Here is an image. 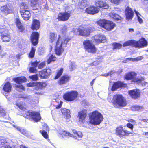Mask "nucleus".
Masks as SVG:
<instances>
[{
    "mask_svg": "<svg viewBox=\"0 0 148 148\" xmlns=\"http://www.w3.org/2000/svg\"><path fill=\"white\" fill-rule=\"evenodd\" d=\"M29 77L34 81H36L38 79V76L37 75L29 76Z\"/></svg>",
    "mask_w": 148,
    "mask_h": 148,
    "instance_id": "obj_50",
    "label": "nucleus"
},
{
    "mask_svg": "<svg viewBox=\"0 0 148 148\" xmlns=\"http://www.w3.org/2000/svg\"><path fill=\"white\" fill-rule=\"evenodd\" d=\"M39 63V62L36 61L32 63V66L33 67L36 68Z\"/></svg>",
    "mask_w": 148,
    "mask_h": 148,
    "instance_id": "obj_53",
    "label": "nucleus"
},
{
    "mask_svg": "<svg viewBox=\"0 0 148 148\" xmlns=\"http://www.w3.org/2000/svg\"><path fill=\"white\" fill-rule=\"evenodd\" d=\"M97 65V63L96 62H94L92 63H91L90 64V66H96Z\"/></svg>",
    "mask_w": 148,
    "mask_h": 148,
    "instance_id": "obj_63",
    "label": "nucleus"
},
{
    "mask_svg": "<svg viewBox=\"0 0 148 148\" xmlns=\"http://www.w3.org/2000/svg\"><path fill=\"white\" fill-rule=\"evenodd\" d=\"M99 8L94 6H92L87 8L86 12L88 14H94L98 13L99 11Z\"/></svg>",
    "mask_w": 148,
    "mask_h": 148,
    "instance_id": "obj_18",
    "label": "nucleus"
},
{
    "mask_svg": "<svg viewBox=\"0 0 148 148\" xmlns=\"http://www.w3.org/2000/svg\"><path fill=\"white\" fill-rule=\"evenodd\" d=\"M39 38V34L37 32L32 33L31 37V41L34 45H36L38 43Z\"/></svg>",
    "mask_w": 148,
    "mask_h": 148,
    "instance_id": "obj_22",
    "label": "nucleus"
},
{
    "mask_svg": "<svg viewBox=\"0 0 148 148\" xmlns=\"http://www.w3.org/2000/svg\"><path fill=\"white\" fill-rule=\"evenodd\" d=\"M36 51L35 49L33 47H32L31 50L29 55V57L31 58H32L34 56Z\"/></svg>",
    "mask_w": 148,
    "mask_h": 148,
    "instance_id": "obj_36",
    "label": "nucleus"
},
{
    "mask_svg": "<svg viewBox=\"0 0 148 148\" xmlns=\"http://www.w3.org/2000/svg\"><path fill=\"white\" fill-rule=\"evenodd\" d=\"M135 12L136 14V15L137 16V17H138V16H140V15L139 14L138 12L136 11V10H135Z\"/></svg>",
    "mask_w": 148,
    "mask_h": 148,
    "instance_id": "obj_64",
    "label": "nucleus"
},
{
    "mask_svg": "<svg viewBox=\"0 0 148 148\" xmlns=\"http://www.w3.org/2000/svg\"><path fill=\"white\" fill-rule=\"evenodd\" d=\"M97 23L99 25L108 30H112L115 26L114 23L108 20H100Z\"/></svg>",
    "mask_w": 148,
    "mask_h": 148,
    "instance_id": "obj_4",
    "label": "nucleus"
},
{
    "mask_svg": "<svg viewBox=\"0 0 148 148\" xmlns=\"http://www.w3.org/2000/svg\"><path fill=\"white\" fill-rule=\"evenodd\" d=\"M109 16L112 18L114 19L119 20L120 19L121 17L118 14L114 12H111L109 13Z\"/></svg>",
    "mask_w": 148,
    "mask_h": 148,
    "instance_id": "obj_35",
    "label": "nucleus"
},
{
    "mask_svg": "<svg viewBox=\"0 0 148 148\" xmlns=\"http://www.w3.org/2000/svg\"><path fill=\"white\" fill-rule=\"evenodd\" d=\"M50 41L51 42L55 41L58 38L55 47L56 53L58 55H61L63 52L64 47H66L68 42L70 40L68 38L63 37L62 38L59 35L53 33H51L49 35Z\"/></svg>",
    "mask_w": 148,
    "mask_h": 148,
    "instance_id": "obj_1",
    "label": "nucleus"
},
{
    "mask_svg": "<svg viewBox=\"0 0 148 148\" xmlns=\"http://www.w3.org/2000/svg\"><path fill=\"white\" fill-rule=\"evenodd\" d=\"M8 29H7L5 26H2L0 28V33L1 34H3L7 35V34H8Z\"/></svg>",
    "mask_w": 148,
    "mask_h": 148,
    "instance_id": "obj_34",
    "label": "nucleus"
},
{
    "mask_svg": "<svg viewBox=\"0 0 148 148\" xmlns=\"http://www.w3.org/2000/svg\"><path fill=\"white\" fill-rule=\"evenodd\" d=\"M31 6L32 7L33 10H36L38 8V0H30Z\"/></svg>",
    "mask_w": 148,
    "mask_h": 148,
    "instance_id": "obj_30",
    "label": "nucleus"
},
{
    "mask_svg": "<svg viewBox=\"0 0 148 148\" xmlns=\"http://www.w3.org/2000/svg\"><path fill=\"white\" fill-rule=\"evenodd\" d=\"M95 5L97 7L105 9H106L108 7V4L105 2L104 0H96L95 1Z\"/></svg>",
    "mask_w": 148,
    "mask_h": 148,
    "instance_id": "obj_23",
    "label": "nucleus"
},
{
    "mask_svg": "<svg viewBox=\"0 0 148 148\" xmlns=\"http://www.w3.org/2000/svg\"><path fill=\"white\" fill-rule=\"evenodd\" d=\"M40 132L42 134V136L45 138H48V135L47 132L44 130L40 131Z\"/></svg>",
    "mask_w": 148,
    "mask_h": 148,
    "instance_id": "obj_47",
    "label": "nucleus"
},
{
    "mask_svg": "<svg viewBox=\"0 0 148 148\" xmlns=\"http://www.w3.org/2000/svg\"><path fill=\"white\" fill-rule=\"evenodd\" d=\"M38 84V86L40 87V89L45 88L47 85L46 82H39Z\"/></svg>",
    "mask_w": 148,
    "mask_h": 148,
    "instance_id": "obj_38",
    "label": "nucleus"
},
{
    "mask_svg": "<svg viewBox=\"0 0 148 148\" xmlns=\"http://www.w3.org/2000/svg\"><path fill=\"white\" fill-rule=\"evenodd\" d=\"M13 7L10 3L7 4L1 8V11L5 14L11 13L13 12Z\"/></svg>",
    "mask_w": 148,
    "mask_h": 148,
    "instance_id": "obj_12",
    "label": "nucleus"
},
{
    "mask_svg": "<svg viewBox=\"0 0 148 148\" xmlns=\"http://www.w3.org/2000/svg\"><path fill=\"white\" fill-rule=\"evenodd\" d=\"M69 63L70 65L69 66V69L71 71L75 69V64L72 63L71 61H70Z\"/></svg>",
    "mask_w": 148,
    "mask_h": 148,
    "instance_id": "obj_44",
    "label": "nucleus"
},
{
    "mask_svg": "<svg viewBox=\"0 0 148 148\" xmlns=\"http://www.w3.org/2000/svg\"><path fill=\"white\" fill-rule=\"evenodd\" d=\"M78 92L76 91H71L65 93L63 95L64 99L68 101H72L75 100L78 95Z\"/></svg>",
    "mask_w": 148,
    "mask_h": 148,
    "instance_id": "obj_8",
    "label": "nucleus"
},
{
    "mask_svg": "<svg viewBox=\"0 0 148 148\" xmlns=\"http://www.w3.org/2000/svg\"><path fill=\"white\" fill-rule=\"evenodd\" d=\"M83 45L86 50L89 53H94L96 52V49L95 45L89 40H85Z\"/></svg>",
    "mask_w": 148,
    "mask_h": 148,
    "instance_id": "obj_7",
    "label": "nucleus"
},
{
    "mask_svg": "<svg viewBox=\"0 0 148 148\" xmlns=\"http://www.w3.org/2000/svg\"><path fill=\"white\" fill-rule=\"evenodd\" d=\"M131 109L134 111H141L143 110L144 108L142 106H140L138 105H134L131 107Z\"/></svg>",
    "mask_w": 148,
    "mask_h": 148,
    "instance_id": "obj_32",
    "label": "nucleus"
},
{
    "mask_svg": "<svg viewBox=\"0 0 148 148\" xmlns=\"http://www.w3.org/2000/svg\"><path fill=\"white\" fill-rule=\"evenodd\" d=\"M28 7L25 3H22L21 6L20 13L23 18L25 20H28L31 16L29 11L27 10Z\"/></svg>",
    "mask_w": 148,
    "mask_h": 148,
    "instance_id": "obj_5",
    "label": "nucleus"
},
{
    "mask_svg": "<svg viewBox=\"0 0 148 148\" xmlns=\"http://www.w3.org/2000/svg\"><path fill=\"white\" fill-rule=\"evenodd\" d=\"M113 49H120L122 47V45L119 43H113Z\"/></svg>",
    "mask_w": 148,
    "mask_h": 148,
    "instance_id": "obj_41",
    "label": "nucleus"
},
{
    "mask_svg": "<svg viewBox=\"0 0 148 148\" xmlns=\"http://www.w3.org/2000/svg\"><path fill=\"white\" fill-rule=\"evenodd\" d=\"M108 99L109 102L121 107L125 106L127 104L125 99L121 95H116L112 97L111 96H109Z\"/></svg>",
    "mask_w": 148,
    "mask_h": 148,
    "instance_id": "obj_2",
    "label": "nucleus"
},
{
    "mask_svg": "<svg viewBox=\"0 0 148 148\" xmlns=\"http://www.w3.org/2000/svg\"><path fill=\"white\" fill-rule=\"evenodd\" d=\"M13 126L15 127L20 132L26 136V132L25 130L22 128H21L19 127L15 126V125H13Z\"/></svg>",
    "mask_w": 148,
    "mask_h": 148,
    "instance_id": "obj_37",
    "label": "nucleus"
},
{
    "mask_svg": "<svg viewBox=\"0 0 148 148\" xmlns=\"http://www.w3.org/2000/svg\"><path fill=\"white\" fill-rule=\"evenodd\" d=\"M5 114V110L3 108L0 107V115L1 116H3Z\"/></svg>",
    "mask_w": 148,
    "mask_h": 148,
    "instance_id": "obj_51",
    "label": "nucleus"
},
{
    "mask_svg": "<svg viewBox=\"0 0 148 148\" xmlns=\"http://www.w3.org/2000/svg\"><path fill=\"white\" fill-rule=\"evenodd\" d=\"M137 18L138 21L139 23L140 24L142 23L143 22V20L140 17V16H138V17H137Z\"/></svg>",
    "mask_w": 148,
    "mask_h": 148,
    "instance_id": "obj_62",
    "label": "nucleus"
},
{
    "mask_svg": "<svg viewBox=\"0 0 148 148\" xmlns=\"http://www.w3.org/2000/svg\"><path fill=\"white\" fill-rule=\"evenodd\" d=\"M114 72H114L113 71H111L108 73H105L104 74H102L101 75L102 76H105L106 77L113 74Z\"/></svg>",
    "mask_w": 148,
    "mask_h": 148,
    "instance_id": "obj_49",
    "label": "nucleus"
},
{
    "mask_svg": "<svg viewBox=\"0 0 148 148\" xmlns=\"http://www.w3.org/2000/svg\"><path fill=\"white\" fill-rule=\"evenodd\" d=\"M137 74L134 72H131L128 73L126 75L125 77V78L127 80H131L134 82H140L141 80L143 79L141 78H138L136 77Z\"/></svg>",
    "mask_w": 148,
    "mask_h": 148,
    "instance_id": "obj_11",
    "label": "nucleus"
},
{
    "mask_svg": "<svg viewBox=\"0 0 148 148\" xmlns=\"http://www.w3.org/2000/svg\"><path fill=\"white\" fill-rule=\"evenodd\" d=\"M127 126L128 127L130 128L131 130H133V126L132 124L130 123H128L127 124Z\"/></svg>",
    "mask_w": 148,
    "mask_h": 148,
    "instance_id": "obj_58",
    "label": "nucleus"
},
{
    "mask_svg": "<svg viewBox=\"0 0 148 148\" xmlns=\"http://www.w3.org/2000/svg\"><path fill=\"white\" fill-rule=\"evenodd\" d=\"M16 23L17 27L21 25L20 20L18 18L16 19Z\"/></svg>",
    "mask_w": 148,
    "mask_h": 148,
    "instance_id": "obj_56",
    "label": "nucleus"
},
{
    "mask_svg": "<svg viewBox=\"0 0 148 148\" xmlns=\"http://www.w3.org/2000/svg\"><path fill=\"white\" fill-rule=\"evenodd\" d=\"M70 78V77L68 75L63 76L58 81V83L60 85L65 84L69 81Z\"/></svg>",
    "mask_w": 148,
    "mask_h": 148,
    "instance_id": "obj_25",
    "label": "nucleus"
},
{
    "mask_svg": "<svg viewBox=\"0 0 148 148\" xmlns=\"http://www.w3.org/2000/svg\"><path fill=\"white\" fill-rule=\"evenodd\" d=\"M62 114L64 116V117L66 119L70 118V111L65 108H62L61 110Z\"/></svg>",
    "mask_w": 148,
    "mask_h": 148,
    "instance_id": "obj_28",
    "label": "nucleus"
},
{
    "mask_svg": "<svg viewBox=\"0 0 148 148\" xmlns=\"http://www.w3.org/2000/svg\"><path fill=\"white\" fill-rule=\"evenodd\" d=\"M16 105L18 106V107L20 109H21L22 110H23L24 107H23V106L21 104H17Z\"/></svg>",
    "mask_w": 148,
    "mask_h": 148,
    "instance_id": "obj_60",
    "label": "nucleus"
},
{
    "mask_svg": "<svg viewBox=\"0 0 148 148\" xmlns=\"http://www.w3.org/2000/svg\"><path fill=\"white\" fill-rule=\"evenodd\" d=\"M25 117L31 118L35 122L39 121L41 118L39 112L35 111H28L24 114Z\"/></svg>",
    "mask_w": 148,
    "mask_h": 148,
    "instance_id": "obj_6",
    "label": "nucleus"
},
{
    "mask_svg": "<svg viewBox=\"0 0 148 148\" xmlns=\"http://www.w3.org/2000/svg\"><path fill=\"white\" fill-rule=\"evenodd\" d=\"M45 66V63L43 62L39 64L38 66V68L40 69H42Z\"/></svg>",
    "mask_w": 148,
    "mask_h": 148,
    "instance_id": "obj_52",
    "label": "nucleus"
},
{
    "mask_svg": "<svg viewBox=\"0 0 148 148\" xmlns=\"http://www.w3.org/2000/svg\"><path fill=\"white\" fill-rule=\"evenodd\" d=\"M40 26V22L39 20L34 19L33 20L31 26V29L32 30H37L38 29Z\"/></svg>",
    "mask_w": 148,
    "mask_h": 148,
    "instance_id": "obj_26",
    "label": "nucleus"
},
{
    "mask_svg": "<svg viewBox=\"0 0 148 148\" xmlns=\"http://www.w3.org/2000/svg\"><path fill=\"white\" fill-rule=\"evenodd\" d=\"M17 87V90L21 92L22 91L24 90V86L22 85L18 84L16 86Z\"/></svg>",
    "mask_w": 148,
    "mask_h": 148,
    "instance_id": "obj_45",
    "label": "nucleus"
},
{
    "mask_svg": "<svg viewBox=\"0 0 148 148\" xmlns=\"http://www.w3.org/2000/svg\"><path fill=\"white\" fill-rule=\"evenodd\" d=\"M63 69L62 68H61L57 72V74L55 78V79L58 78L62 74Z\"/></svg>",
    "mask_w": 148,
    "mask_h": 148,
    "instance_id": "obj_42",
    "label": "nucleus"
},
{
    "mask_svg": "<svg viewBox=\"0 0 148 148\" xmlns=\"http://www.w3.org/2000/svg\"><path fill=\"white\" fill-rule=\"evenodd\" d=\"M135 47L139 48L146 47L148 43L146 40L143 38H142L139 41L135 40Z\"/></svg>",
    "mask_w": 148,
    "mask_h": 148,
    "instance_id": "obj_13",
    "label": "nucleus"
},
{
    "mask_svg": "<svg viewBox=\"0 0 148 148\" xmlns=\"http://www.w3.org/2000/svg\"><path fill=\"white\" fill-rule=\"evenodd\" d=\"M62 135H63L65 136H70L71 137L73 136L72 134H70L69 132L66 131H63Z\"/></svg>",
    "mask_w": 148,
    "mask_h": 148,
    "instance_id": "obj_43",
    "label": "nucleus"
},
{
    "mask_svg": "<svg viewBox=\"0 0 148 148\" xmlns=\"http://www.w3.org/2000/svg\"><path fill=\"white\" fill-rule=\"evenodd\" d=\"M12 87V86L10 83L9 82H7L3 86V90L9 93L11 91Z\"/></svg>",
    "mask_w": 148,
    "mask_h": 148,
    "instance_id": "obj_27",
    "label": "nucleus"
},
{
    "mask_svg": "<svg viewBox=\"0 0 148 148\" xmlns=\"http://www.w3.org/2000/svg\"><path fill=\"white\" fill-rule=\"evenodd\" d=\"M56 60V58L53 55H51L49 57L47 62L48 64H49L51 62L54 61Z\"/></svg>",
    "mask_w": 148,
    "mask_h": 148,
    "instance_id": "obj_40",
    "label": "nucleus"
},
{
    "mask_svg": "<svg viewBox=\"0 0 148 148\" xmlns=\"http://www.w3.org/2000/svg\"><path fill=\"white\" fill-rule=\"evenodd\" d=\"M1 39L4 42H8L10 39V36L9 34H7V35L1 34Z\"/></svg>",
    "mask_w": 148,
    "mask_h": 148,
    "instance_id": "obj_33",
    "label": "nucleus"
},
{
    "mask_svg": "<svg viewBox=\"0 0 148 148\" xmlns=\"http://www.w3.org/2000/svg\"><path fill=\"white\" fill-rule=\"evenodd\" d=\"M18 27L21 32H23L24 30V27L22 25L18 26Z\"/></svg>",
    "mask_w": 148,
    "mask_h": 148,
    "instance_id": "obj_57",
    "label": "nucleus"
},
{
    "mask_svg": "<svg viewBox=\"0 0 148 148\" xmlns=\"http://www.w3.org/2000/svg\"><path fill=\"white\" fill-rule=\"evenodd\" d=\"M75 31L77 35L87 36L92 31L91 28L89 27L86 28L80 27L78 29H75Z\"/></svg>",
    "mask_w": 148,
    "mask_h": 148,
    "instance_id": "obj_9",
    "label": "nucleus"
},
{
    "mask_svg": "<svg viewBox=\"0 0 148 148\" xmlns=\"http://www.w3.org/2000/svg\"><path fill=\"white\" fill-rule=\"evenodd\" d=\"M127 86L126 84L121 82H118L114 83L112 87V90L114 91L120 88H125Z\"/></svg>",
    "mask_w": 148,
    "mask_h": 148,
    "instance_id": "obj_20",
    "label": "nucleus"
},
{
    "mask_svg": "<svg viewBox=\"0 0 148 148\" xmlns=\"http://www.w3.org/2000/svg\"><path fill=\"white\" fill-rule=\"evenodd\" d=\"M0 148H12L7 143L6 138L0 137Z\"/></svg>",
    "mask_w": 148,
    "mask_h": 148,
    "instance_id": "obj_21",
    "label": "nucleus"
},
{
    "mask_svg": "<svg viewBox=\"0 0 148 148\" xmlns=\"http://www.w3.org/2000/svg\"><path fill=\"white\" fill-rule=\"evenodd\" d=\"M51 71L50 69H45L39 72V75L41 78L44 79L48 78L51 74Z\"/></svg>",
    "mask_w": 148,
    "mask_h": 148,
    "instance_id": "obj_14",
    "label": "nucleus"
},
{
    "mask_svg": "<svg viewBox=\"0 0 148 148\" xmlns=\"http://www.w3.org/2000/svg\"><path fill=\"white\" fill-rule=\"evenodd\" d=\"M70 16V13L68 12L60 13L59 14L57 18L59 21H65L69 19Z\"/></svg>",
    "mask_w": 148,
    "mask_h": 148,
    "instance_id": "obj_16",
    "label": "nucleus"
},
{
    "mask_svg": "<svg viewBox=\"0 0 148 148\" xmlns=\"http://www.w3.org/2000/svg\"><path fill=\"white\" fill-rule=\"evenodd\" d=\"M144 57L143 56H140L138 57H137L135 58L136 61H140Z\"/></svg>",
    "mask_w": 148,
    "mask_h": 148,
    "instance_id": "obj_55",
    "label": "nucleus"
},
{
    "mask_svg": "<svg viewBox=\"0 0 148 148\" xmlns=\"http://www.w3.org/2000/svg\"><path fill=\"white\" fill-rule=\"evenodd\" d=\"M72 131L74 134L76 135L77 136L78 138H81L82 137L83 135L82 133L80 131L77 132L75 130H73Z\"/></svg>",
    "mask_w": 148,
    "mask_h": 148,
    "instance_id": "obj_39",
    "label": "nucleus"
},
{
    "mask_svg": "<svg viewBox=\"0 0 148 148\" xmlns=\"http://www.w3.org/2000/svg\"><path fill=\"white\" fill-rule=\"evenodd\" d=\"M29 71L31 73H35L37 72V70L36 68L32 66L29 69Z\"/></svg>",
    "mask_w": 148,
    "mask_h": 148,
    "instance_id": "obj_46",
    "label": "nucleus"
},
{
    "mask_svg": "<svg viewBox=\"0 0 148 148\" xmlns=\"http://www.w3.org/2000/svg\"><path fill=\"white\" fill-rule=\"evenodd\" d=\"M38 86V83H37L36 82V85L35 86H34V89L36 90H38L39 89H40V87H39V86Z\"/></svg>",
    "mask_w": 148,
    "mask_h": 148,
    "instance_id": "obj_59",
    "label": "nucleus"
},
{
    "mask_svg": "<svg viewBox=\"0 0 148 148\" xmlns=\"http://www.w3.org/2000/svg\"><path fill=\"white\" fill-rule=\"evenodd\" d=\"M93 39L97 43H103L106 41L105 36L103 35H98L93 37Z\"/></svg>",
    "mask_w": 148,
    "mask_h": 148,
    "instance_id": "obj_19",
    "label": "nucleus"
},
{
    "mask_svg": "<svg viewBox=\"0 0 148 148\" xmlns=\"http://www.w3.org/2000/svg\"><path fill=\"white\" fill-rule=\"evenodd\" d=\"M36 85V82H30L27 84V86L28 87H34V86H35Z\"/></svg>",
    "mask_w": 148,
    "mask_h": 148,
    "instance_id": "obj_54",
    "label": "nucleus"
},
{
    "mask_svg": "<svg viewBox=\"0 0 148 148\" xmlns=\"http://www.w3.org/2000/svg\"><path fill=\"white\" fill-rule=\"evenodd\" d=\"M132 133L127 130H123V127L121 126L117 127L115 130V134L120 138L123 137V136H128L131 134Z\"/></svg>",
    "mask_w": 148,
    "mask_h": 148,
    "instance_id": "obj_10",
    "label": "nucleus"
},
{
    "mask_svg": "<svg viewBox=\"0 0 148 148\" xmlns=\"http://www.w3.org/2000/svg\"><path fill=\"white\" fill-rule=\"evenodd\" d=\"M5 53H3L2 50L0 51V56L1 57H3L6 55Z\"/></svg>",
    "mask_w": 148,
    "mask_h": 148,
    "instance_id": "obj_61",
    "label": "nucleus"
},
{
    "mask_svg": "<svg viewBox=\"0 0 148 148\" xmlns=\"http://www.w3.org/2000/svg\"><path fill=\"white\" fill-rule=\"evenodd\" d=\"M135 40H130L125 42L123 45L124 47L132 46L135 47Z\"/></svg>",
    "mask_w": 148,
    "mask_h": 148,
    "instance_id": "obj_31",
    "label": "nucleus"
},
{
    "mask_svg": "<svg viewBox=\"0 0 148 148\" xmlns=\"http://www.w3.org/2000/svg\"><path fill=\"white\" fill-rule=\"evenodd\" d=\"M86 111L85 110L81 111L78 112L77 117L79 121L83 122L86 116Z\"/></svg>",
    "mask_w": 148,
    "mask_h": 148,
    "instance_id": "obj_24",
    "label": "nucleus"
},
{
    "mask_svg": "<svg viewBox=\"0 0 148 148\" xmlns=\"http://www.w3.org/2000/svg\"><path fill=\"white\" fill-rule=\"evenodd\" d=\"M125 14L126 19L131 20L133 17L134 12L130 8L127 7L125 9Z\"/></svg>",
    "mask_w": 148,
    "mask_h": 148,
    "instance_id": "obj_17",
    "label": "nucleus"
},
{
    "mask_svg": "<svg viewBox=\"0 0 148 148\" xmlns=\"http://www.w3.org/2000/svg\"><path fill=\"white\" fill-rule=\"evenodd\" d=\"M13 80L17 83L20 84L25 82L27 79L24 77H21L14 78Z\"/></svg>",
    "mask_w": 148,
    "mask_h": 148,
    "instance_id": "obj_29",
    "label": "nucleus"
},
{
    "mask_svg": "<svg viewBox=\"0 0 148 148\" xmlns=\"http://www.w3.org/2000/svg\"><path fill=\"white\" fill-rule=\"evenodd\" d=\"M90 123L94 125L100 124L103 120L102 115L97 111H93L89 114Z\"/></svg>",
    "mask_w": 148,
    "mask_h": 148,
    "instance_id": "obj_3",
    "label": "nucleus"
},
{
    "mask_svg": "<svg viewBox=\"0 0 148 148\" xmlns=\"http://www.w3.org/2000/svg\"><path fill=\"white\" fill-rule=\"evenodd\" d=\"M129 61H130L133 62L136 61L135 58H127L125 60H124L123 61V62L124 63H126L127 62Z\"/></svg>",
    "mask_w": 148,
    "mask_h": 148,
    "instance_id": "obj_48",
    "label": "nucleus"
},
{
    "mask_svg": "<svg viewBox=\"0 0 148 148\" xmlns=\"http://www.w3.org/2000/svg\"><path fill=\"white\" fill-rule=\"evenodd\" d=\"M128 93L132 98L136 99L140 97V90L137 89H134L129 91Z\"/></svg>",
    "mask_w": 148,
    "mask_h": 148,
    "instance_id": "obj_15",
    "label": "nucleus"
}]
</instances>
